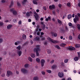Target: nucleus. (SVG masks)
I'll return each instance as SVG.
<instances>
[{"mask_svg": "<svg viewBox=\"0 0 80 80\" xmlns=\"http://www.w3.org/2000/svg\"><path fill=\"white\" fill-rule=\"evenodd\" d=\"M27 0H23V1L22 2V5H24L26 3V2H27Z\"/></svg>", "mask_w": 80, "mask_h": 80, "instance_id": "c85d7f7f", "label": "nucleus"}, {"mask_svg": "<svg viewBox=\"0 0 80 80\" xmlns=\"http://www.w3.org/2000/svg\"><path fill=\"white\" fill-rule=\"evenodd\" d=\"M68 59H66L64 60V63H68Z\"/></svg>", "mask_w": 80, "mask_h": 80, "instance_id": "72a5a7b5", "label": "nucleus"}, {"mask_svg": "<svg viewBox=\"0 0 80 80\" xmlns=\"http://www.w3.org/2000/svg\"><path fill=\"white\" fill-rule=\"evenodd\" d=\"M43 8L44 10H47V8L45 7H44Z\"/></svg>", "mask_w": 80, "mask_h": 80, "instance_id": "680f3d73", "label": "nucleus"}, {"mask_svg": "<svg viewBox=\"0 0 80 80\" xmlns=\"http://www.w3.org/2000/svg\"><path fill=\"white\" fill-rule=\"evenodd\" d=\"M31 57L32 58H35V55L34 53H31Z\"/></svg>", "mask_w": 80, "mask_h": 80, "instance_id": "aec40b11", "label": "nucleus"}, {"mask_svg": "<svg viewBox=\"0 0 80 80\" xmlns=\"http://www.w3.org/2000/svg\"><path fill=\"white\" fill-rule=\"evenodd\" d=\"M65 30H66V31H67V30H68V28H67V27L66 26Z\"/></svg>", "mask_w": 80, "mask_h": 80, "instance_id": "6e6d98bb", "label": "nucleus"}, {"mask_svg": "<svg viewBox=\"0 0 80 80\" xmlns=\"http://www.w3.org/2000/svg\"><path fill=\"white\" fill-rule=\"evenodd\" d=\"M58 76L60 78H62L63 77V73L62 72H59Z\"/></svg>", "mask_w": 80, "mask_h": 80, "instance_id": "6e6552de", "label": "nucleus"}, {"mask_svg": "<svg viewBox=\"0 0 80 80\" xmlns=\"http://www.w3.org/2000/svg\"><path fill=\"white\" fill-rule=\"evenodd\" d=\"M54 62V60H52V61H51L50 63H53Z\"/></svg>", "mask_w": 80, "mask_h": 80, "instance_id": "4d7b16f0", "label": "nucleus"}, {"mask_svg": "<svg viewBox=\"0 0 80 80\" xmlns=\"http://www.w3.org/2000/svg\"><path fill=\"white\" fill-rule=\"evenodd\" d=\"M33 13L35 15H37V12H36L34 11Z\"/></svg>", "mask_w": 80, "mask_h": 80, "instance_id": "864d4df0", "label": "nucleus"}, {"mask_svg": "<svg viewBox=\"0 0 80 80\" xmlns=\"http://www.w3.org/2000/svg\"><path fill=\"white\" fill-rule=\"evenodd\" d=\"M24 67L26 68H27L28 67V64H26L24 66Z\"/></svg>", "mask_w": 80, "mask_h": 80, "instance_id": "e433bc0d", "label": "nucleus"}, {"mask_svg": "<svg viewBox=\"0 0 80 80\" xmlns=\"http://www.w3.org/2000/svg\"><path fill=\"white\" fill-rule=\"evenodd\" d=\"M55 47L56 48H57V49H60V47L58 45H55Z\"/></svg>", "mask_w": 80, "mask_h": 80, "instance_id": "c9c22d12", "label": "nucleus"}, {"mask_svg": "<svg viewBox=\"0 0 80 80\" xmlns=\"http://www.w3.org/2000/svg\"><path fill=\"white\" fill-rule=\"evenodd\" d=\"M36 48H35L33 49V51L34 52H36V56L38 57L40 55L39 54V53L38 52V51H39L40 50V45H37L36 46Z\"/></svg>", "mask_w": 80, "mask_h": 80, "instance_id": "f257e3e1", "label": "nucleus"}, {"mask_svg": "<svg viewBox=\"0 0 80 80\" xmlns=\"http://www.w3.org/2000/svg\"><path fill=\"white\" fill-rule=\"evenodd\" d=\"M20 43H21V42L20 41H18L17 42H15L14 44L15 45H18L20 44Z\"/></svg>", "mask_w": 80, "mask_h": 80, "instance_id": "2eb2a0df", "label": "nucleus"}, {"mask_svg": "<svg viewBox=\"0 0 80 80\" xmlns=\"http://www.w3.org/2000/svg\"><path fill=\"white\" fill-rule=\"evenodd\" d=\"M32 2L34 4H35V5H37V4H38L37 2V1L36 0H33L32 1Z\"/></svg>", "mask_w": 80, "mask_h": 80, "instance_id": "393cba45", "label": "nucleus"}, {"mask_svg": "<svg viewBox=\"0 0 80 80\" xmlns=\"http://www.w3.org/2000/svg\"><path fill=\"white\" fill-rule=\"evenodd\" d=\"M51 18L50 17H48V18H46L45 21L47 22H48V20H50Z\"/></svg>", "mask_w": 80, "mask_h": 80, "instance_id": "f3484780", "label": "nucleus"}, {"mask_svg": "<svg viewBox=\"0 0 80 80\" xmlns=\"http://www.w3.org/2000/svg\"><path fill=\"white\" fill-rule=\"evenodd\" d=\"M21 71L22 72H23V73H24L28 72V71H27V70L25 69H22Z\"/></svg>", "mask_w": 80, "mask_h": 80, "instance_id": "ddd939ff", "label": "nucleus"}, {"mask_svg": "<svg viewBox=\"0 0 80 80\" xmlns=\"http://www.w3.org/2000/svg\"><path fill=\"white\" fill-rule=\"evenodd\" d=\"M47 52L48 53V54H50V53H51V50H50L48 49L47 50Z\"/></svg>", "mask_w": 80, "mask_h": 80, "instance_id": "2f4dec72", "label": "nucleus"}, {"mask_svg": "<svg viewBox=\"0 0 80 80\" xmlns=\"http://www.w3.org/2000/svg\"><path fill=\"white\" fill-rule=\"evenodd\" d=\"M77 28L78 30H80V25L79 24H77Z\"/></svg>", "mask_w": 80, "mask_h": 80, "instance_id": "4be33fe9", "label": "nucleus"}, {"mask_svg": "<svg viewBox=\"0 0 80 80\" xmlns=\"http://www.w3.org/2000/svg\"><path fill=\"white\" fill-rule=\"evenodd\" d=\"M35 18H36V20H37V21H38V18L37 17L35 16Z\"/></svg>", "mask_w": 80, "mask_h": 80, "instance_id": "3c124183", "label": "nucleus"}, {"mask_svg": "<svg viewBox=\"0 0 80 80\" xmlns=\"http://www.w3.org/2000/svg\"><path fill=\"white\" fill-rule=\"evenodd\" d=\"M13 2H11L10 5L9 6V8H11L12 7H13Z\"/></svg>", "mask_w": 80, "mask_h": 80, "instance_id": "f704fd0d", "label": "nucleus"}, {"mask_svg": "<svg viewBox=\"0 0 80 80\" xmlns=\"http://www.w3.org/2000/svg\"><path fill=\"white\" fill-rule=\"evenodd\" d=\"M58 7H60V8L62 7V4H59L58 5Z\"/></svg>", "mask_w": 80, "mask_h": 80, "instance_id": "13d9d810", "label": "nucleus"}, {"mask_svg": "<svg viewBox=\"0 0 80 80\" xmlns=\"http://www.w3.org/2000/svg\"><path fill=\"white\" fill-rule=\"evenodd\" d=\"M61 64L62 65H64V62H61Z\"/></svg>", "mask_w": 80, "mask_h": 80, "instance_id": "69168bd1", "label": "nucleus"}, {"mask_svg": "<svg viewBox=\"0 0 80 80\" xmlns=\"http://www.w3.org/2000/svg\"><path fill=\"white\" fill-rule=\"evenodd\" d=\"M65 45H66V44H61L62 47H64V46H65Z\"/></svg>", "mask_w": 80, "mask_h": 80, "instance_id": "49530a36", "label": "nucleus"}, {"mask_svg": "<svg viewBox=\"0 0 80 80\" xmlns=\"http://www.w3.org/2000/svg\"><path fill=\"white\" fill-rule=\"evenodd\" d=\"M1 2L2 3H5V0H2Z\"/></svg>", "mask_w": 80, "mask_h": 80, "instance_id": "5fc2aeb1", "label": "nucleus"}, {"mask_svg": "<svg viewBox=\"0 0 80 80\" xmlns=\"http://www.w3.org/2000/svg\"><path fill=\"white\" fill-rule=\"evenodd\" d=\"M17 49H18V50H20L21 48V46H18L17 47Z\"/></svg>", "mask_w": 80, "mask_h": 80, "instance_id": "473e14b6", "label": "nucleus"}, {"mask_svg": "<svg viewBox=\"0 0 80 80\" xmlns=\"http://www.w3.org/2000/svg\"><path fill=\"white\" fill-rule=\"evenodd\" d=\"M72 18V15L70 14L68 15V19H70V18Z\"/></svg>", "mask_w": 80, "mask_h": 80, "instance_id": "7c9ffc66", "label": "nucleus"}, {"mask_svg": "<svg viewBox=\"0 0 80 80\" xmlns=\"http://www.w3.org/2000/svg\"><path fill=\"white\" fill-rule=\"evenodd\" d=\"M78 38L80 40V34L79 35L78 37Z\"/></svg>", "mask_w": 80, "mask_h": 80, "instance_id": "338daca9", "label": "nucleus"}, {"mask_svg": "<svg viewBox=\"0 0 80 80\" xmlns=\"http://www.w3.org/2000/svg\"><path fill=\"white\" fill-rule=\"evenodd\" d=\"M18 53L19 57H20V56L22 55V52L21 51H18Z\"/></svg>", "mask_w": 80, "mask_h": 80, "instance_id": "dca6fc26", "label": "nucleus"}, {"mask_svg": "<svg viewBox=\"0 0 80 80\" xmlns=\"http://www.w3.org/2000/svg\"><path fill=\"white\" fill-rule=\"evenodd\" d=\"M49 8L50 10L54 9V8H55V6L53 5H52V6H50L49 7Z\"/></svg>", "mask_w": 80, "mask_h": 80, "instance_id": "f8f14e48", "label": "nucleus"}, {"mask_svg": "<svg viewBox=\"0 0 80 80\" xmlns=\"http://www.w3.org/2000/svg\"><path fill=\"white\" fill-rule=\"evenodd\" d=\"M18 24L19 25H21V24H22V21H19L18 22Z\"/></svg>", "mask_w": 80, "mask_h": 80, "instance_id": "a18cd8bd", "label": "nucleus"}, {"mask_svg": "<svg viewBox=\"0 0 80 80\" xmlns=\"http://www.w3.org/2000/svg\"><path fill=\"white\" fill-rule=\"evenodd\" d=\"M67 6L68 7H70L71 6V5L70 4V3H68L67 4Z\"/></svg>", "mask_w": 80, "mask_h": 80, "instance_id": "ea45409f", "label": "nucleus"}, {"mask_svg": "<svg viewBox=\"0 0 80 80\" xmlns=\"http://www.w3.org/2000/svg\"><path fill=\"white\" fill-rule=\"evenodd\" d=\"M5 75V74L3 73L1 75V77H4Z\"/></svg>", "mask_w": 80, "mask_h": 80, "instance_id": "79ce46f5", "label": "nucleus"}, {"mask_svg": "<svg viewBox=\"0 0 80 80\" xmlns=\"http://www.w3.org/2000/svg\"><path fill=\"white\" fill-rule=\"evenodd\" d=\"M45 63V59H42L41 61V67H43L44 66V63Z\"/></svg>", "mask_w": 80, "mask_h": 80, "instance_id": "20e7f679", "label": "nucleus"}, {"mask_svg": "<svg viewBox=\"0 0 80 80\" xmlns=\"http://www.w3.org/2000/svg\"><path fill=\"white\" fill-rule=\"evenodd\" d=\"M22 38L24 40H25V39L27 38L26 35H25V34H23L22 35Z\"/></svg>", "mask_w": 80, "mask_h": 80, "instance_id": "412c9836", "label": "nucleus"}, {"mask_svg": "<svg viewBox=\"0 0 80 80\" xmlns=\"http://www.w3.org/2000/svg\"><path fill=\"white\" fill-rule=\"evenodd\" d=\"M69 38L70 40H72V37L71 36H69Z\"/></svg>", "mask_w": 80, "mask_h": 80, "instance_id": "09e8293b", "label": "nucleus"}, {"mask_svg": "<svg viewBox=\"0 0 80 80\" xmlns=\"http://www.w3.org/2000/svg\"><path fill=\"white\" fill-rule=\"evenodd\" d=\"M32 25H35V22H32Z\"/></svg>", "mask_w": 80, "mask_h": 80, "instance_id": "e2e57ef3", "label": "nucleus"}, {"mask_svg": "<svg viewBox=\"0 0 80 80\" xmlns=\"http://www.w3.org/2000/svg\"><path fill=\"white\" fill-rule=\"evenodd\" d=\"M46 72H48V73H52V71L49 70H46Z\"/></svg>", "mask_w": 80, "mask_h": 80, "instance_id": "c756f323", "label": "nucleus"}, {"mask_svg": "<svg viewBox=\"0 0 80 80\" xmlns=\"http://www.w3.org/2000/svg\"><path fill=\"white\" fill-rule=\"evenodd\" d=\"M69 26L70 27H72V23L69 22L68 23Z\"/></svg>", "mask_w": 80, "mask_h": 80, "instance_id": "c03bdc74", "label": "nucleus"}, {"mask_svg": "<svg viewBox=\"0 0 80 80\" xmlns=\"http://www.w3.org/2000/svg\"><path fill=\"white\" fill-rule=\"evenodd\" d=\"M74 60L75 61H78V58L77 57H75L74 58Z\"/></svg>", "mask_w": 80, "mask_h": 80, "instance_id": "a878e982", "label": "nucleus"}, {"mask_svg": "<svg viewBox=\"0 0 80 80\" xmlns=\"http://www.w3.org/2000/svg\"><path fill=\"white\" fill-rule=\"evenodd\" d=\"M11 12H12V13L14 15H17V11L14 10V8H13L10 9Z\"/></svg>", "mask_w": 80, "mask_h": 80, "instance_id": "7ed1b4c3", "label": "nucleus"}, {"mask_svg": "<svg viewBox=\"0 0 80 80\" xmlns=\"http://www.w3.org/2000/svg\"><path fill=\"white\" fill-rule=\"evenodd\" d=\"M57 67V65H53L52 67V69H55V68H56Z\"/></svg>", "mask_w": 80, "mask_h": 80, "instance_id": "5701e85b", "label": "nucleus"}, {"mask_svg": "<svg viewBox=\"0 0 80 80\" xmlns=\"http://www.w3.org/2000/svg\"><path fill=\"white\" fill-rule=\"evenodd\" d=\"M78 6L79 7H80V3H78Z\"/></svg>", "mask_w": 80, "mask_h": 80, "instance_id": "052dcab7", "label": "nucleus"}, {"mask_svg": "<svg viewBox=\"0 0 80 80\" xmlns=\"http://www.w3.org/2000/svg\"><path fill=\"white\" fill-rule=\"evenodd\" d=\"M4 25V23L3 22H0V27H3Z\"/></svg>", "mask_w": 80, "mask_h": 80, "instance_id": "6ab92c4d", "label": "nucleus"}, {"mask_svg": "<svg viewBox=\"0 0 80 80\" xmlns=\"http://www.w3.org/2000/svg\"><path fill=\"white\" fill-rule=\"evenodd\" d=\"M41 23L43 27H45V24H44V22H41Z\"/></svg>", "mask_w": 80, "mask_h": 80, "instance_id": "cd10ccee", "label": "nucleus"}, {"mask_svg": "<svg viewBox=\"0 0 80 80\" xmlns=\"http://www.w3.org/2000/svg\"><path fill=\"white\" fill-rule=\"evenodd\" d=\"M33 41H40V37H37L33 39Z\"/></svg>", "mask_w": 80, "mask_h": 80, "instance_id": "423d86ee", "label": "nucleus"}, {"mask_svg": "<svg viewBox=\"0 0 80 80\" xmlns=\"http://www.w3.org/2000/svg\"><path fill=\"white\" fill-rule=\"evenodd\" d=\"M36 61L38 63H40V59L39 58H37L36 59Z\"/></svg>", "mask_w": 80, "mask_h": 80, "instance_id": "b1692460", "label": "nucleus"}, {"mask_svg": "<svg viewBox=\"0 0 80 80\" xmlns=\"http://www.w3.org/2000/svg\"><path fill=\"white\" fill-rule=\"evenodd\" d=\"M68 49L70 50H75V48L71 46H69Z\"/></svg>", "mask_w": 80, "mask_h": 80, "instance_id": "1a4fd4ad", "label": "nucleus"}, {"mask_svg": "<svg viewBox=\"0 0 80 80\" xmlns=\"http://www.w3.org/2000/svg\"><path fill=\"white\" fill-rule=\"evenodd\" d=\"M58 23H60V24H62V21H60V20L59 19H58Z\"/></svg>", "mask_w": 80, "mask_h": 80, "instance_id": "4c0bfd02", "label": "nucleus"}, {"mask_svg": "<svg viewBox=\"0 0 80 80\" xmlns=\"http://www.w3.org/2000/svg\"><path fill=\"white\" fill-rule=\"evenodd\" d=\"M12 27H13V26H12V25L9 24L7 27V28L8 29H11V28Z\"/></svg>", "mask_w": 80, "mask_h": 80, "instance_id": "9d476101", "label": "nucleus"}, {"mask_svg": "<svg viewBox=\"0 0 80 80\" xmlns=\"http://www.w3.org/2000/svg\"><path fill=\"white\" fill-rule=\"evenodd\" d=\"M28 60L30 62H32L33 60H32V58H31L30 57H29L28 58Z\"/></svg>", "mask_w": 80, "mask_h": 80, "instance_id": "a211bd4d", "label": "nucleus"}, {"mask_svg": "<svg viewBox=\"0 0 80 80\" xmlns=\"http://www.w3.org/2000/svg\"><path fill=\"white\" fill-rule=\"evenodd\" d=\"M31 14L32 12L30 11L29 12H27L26 13V15L28 16V17H30Z\"/></svg>", "mask_w": 80, "mask_h": 80, "instance_id": "9b49d317", "label": "nucleus"}, {"mask_svg": "<svg viewBox=\"0 0 80 80\" xmlns=\"http://www.w3.org/2000/svg\"><path fill=\"white\" fill-rule=\"evenodd\" d=\"M51 34L52 35H54V37H55L57 36V34L56 33H54L53 32H51Z\"/></svg>", "mask_w": 80, "mask_h": 80, "instance_id": "4468645a", "label": "nucleus"}, {"mask_svg": "<svg viewBox=\"0 0 80 80\" xmlns=\"http://www.w3.org/2000/svg\"><path fill=\"white\" fill-rule=\"evenodd\" d=\"M7 77H10V76L12 74V72L9 71H7Z\"/></svg>", "mask_w": 80, "mask_h": 80, "instance_id": "0eeeda50", "label": "nucleus"}, {"mask_svg": "<svg viewBox=\"0 0 80 80\" xmlns=\"http://www.w3.org/2000/svg\"><path fill=\"white\" fill-rule=\"evenodd\" d=\"M48 40H49V41H50L52 42L53 43H57V41H54L52 39L50 38H48Z\"/></svg>", "mask_w": 80, "mask_h": 80, "instance_id": "39448f33", "label": "nucleus"}, {"mask_svg": "<svg viewBox=\"0 0 80 80\" xmlns=\"http://www.w3.org/2000/svg\"><path fill=\"white\" fill-rule=\"evenodd\" d=\"M42 75H45V72L44 71H42Z\"/></svg>", "mask_w": 80, "mask_h": 80, "instance_id": "de8ad7c7", "label": "nucleus"}, {"mask_svg": "<svg viewBox=\"0 0 80 80\" xmlns=\"http://www.w3.org/2000/svg\"><path fill=\"white\" fill-rule=\"evenodd\" d=\"M76 48H79L80 47V45L79 44H77L76 45Z\"/></svg>", "mask_w": 80, "mask_h": 80, "instance_id": "58836bf2", "label": "nucleus"}, {"mask_svg": "<svg viewBox=\"0 0 80 80\" xmlns=\"http://www.w3.org/2000/svg\"><path fill=\"white\" fill-rule=\"evenodd\" d=\"M17 20L16 19H14L13 20V22H14V23H16V22H17Z\"/></svg>", "mask_w": 80, "mask_h": 80, "instance_id": "a19ab883", "label": "nucleus"}, {"mask_svg": "<svg viewBox=\"0 0 80 80\" xmlns=\"http://www.w3.org/2000/svg\"><path fill=\"white\" fill-rule=\"evenodd\" d=\"M52 13L53 14V15H55V11H52Z\"/></svg>", "mask_w": 80, "mask_h": 80, "instance_id": "603ef678", "label": "nucleus"}, {"mask_svg": "<svg viewBox=\"0 0 80 80\" xmlns=\"http://www.w3.org/2000/svg\"><path fill=\"white\" fill-rule=\"evenodd\" d=\"M17 5L18 7H20V6H21V5H20V3L19 2H18Z\"/></svg>", "mask_w": 80, "mask_h": 80, "instance_id": "37998d69", "label": "nucleus"}, {"mask_svg": "<svg viewBox=\"0 0 80 80\" xmlns=\"http://www.w3.org/2000/svg\"><path fill=\"white\" fill-rule=\"evenodd\" d=\"M77 15L80 18V14L79 13H77Z\"/></svg>", "mask_w": 80, "mask_h": 80, "instance_id": "bf43d9fd", "label": "nucleus"}, {"mask_svg": "<svg viewBox=\"0 0 80 80\" xmlns=\"http://www.w3.org/2000/svg\"><path fill=\"white\" fill-rule=\"evenodd\" d=\"M68 80H72V79L70 78H68Z\"/></svg>", "mask_w": 80, "mask_h": 80, "instance_id": "774afa93", "label": "nucleus"}, {"mask_svg": "<svg viewBox=\"0 0 80 80\" xmlns=\"http://www.w3.org/2000/svg\"><path fill=\"white\" fill-rule=\"evenodd\" d=\"M73 20L74 23H76L77 21H78L79 20V18L78 17L77 15H75V18L73 19Z\"/></svg>", "mask_w": 80, "mask_h": 80, "instance_id": "f03ea898", "label": "nucleus"}, {"mask_svg": "<svg viewBox=\"0 0 80 80\" xmlns=\"http://www.w3.org/2000/svg\"><path fill=\"white\" fill-rule=\"evenodd\" d=\"M2 42H3V39L1 38H0V43H2Z\"/></svg>", "mask_w": 80, "mask_h": 80, "instance_id": "8fccbe9b", "label": "nucleus"}, {"mask_svg": "<svg viewBox=\"0 0 80 80\" xmlns=\"http://www.w3.org/2000/svg\"><path fill=\"white\" fill-rule=\"evenodd\" d=\"M40 28V26L39 25H38L37 26V29H38Z\"/></svg>", "mask_w": 80, "mask_h": 80, "instance_id": "0e129e2a", "label": "nucleus"}, {"mask_svg": "<svg viewBox=\"0 0 80 80\" xmlns=\"http://www.w3.org/2000/svg\"><path fill=\"white\" fill-rule=\"evenodd\" d=\"M38 79H39V78L38 77H34L33 78L34 80H38Z\"/></svg>", "mask_w": 80, "mask_h": 80, "instance_id": "bb28decb", "label": "nucleus"}]
</instances>
